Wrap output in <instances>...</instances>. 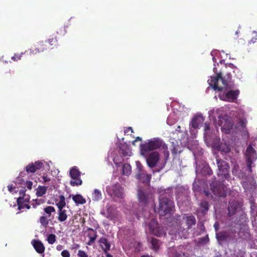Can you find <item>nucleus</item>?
<instances>
[{
	"label": "nucleus",
	"instance_id": "1",
	"mask_svg": "<svg viewBox=\"0 0 257 257\" xmlns=\"http://www.w3.org/2000/svg\"><path fill=\"white\" fill-rule=\"evenodd\" d=\"M228 66L230 68L227 70L223 74L220 72L216 74L214 77H211L208 80L209 85L214 90L222 91L223 89L227 90L233 88L234 84L232 81L231 74H234V76L238 79H240L241 74L240 70L233 64L230 63Z\"/></svg>",
	"mask_w": 257,
	"mask_h": 257
},
{
	"label": "nucleus",
	"instance_id": "2",
	"mask_svg": "<svg viewBox=\"0 0 257 257\" xmlns=\"http://www.w3.org/2000/svg\"><path fill=\"white\" fill-rule=\"evenodd\" d=\"M163 145V141L158 138L148 140V142L140 146L141 154L145 156L148 152L160 148Z\"/></svg>",
	"mask_w": 257,
	"mask_h": 257
},
{
	"label": "nucleus",
	"instance_id": "3",
	"mask_svg": "<svg viewBox=\"0 0 257 257\" xmlns=\"http://www.w3.org/2000/svg\"><path fill=\"white\" fill-rule=\"evenodd\" d=\"M174 207V202L166 197H162L160 199L158 213L161 216L170 214Z\"/></svg>",
	"mask_w": 257,
	"mask_h": 257
},
{
	"label": "nucleus",
	"instance_id": "4",
	"mask_svg": "<svg viewBox=\"0 0 257 257\" xmlns=\"http://www.w3.org/2000/svg\"><path fill=\"white\" fill-rule=\"evenodd\" d=\"M176 225L180 227L182 224V220L184 221L187 229H190L193 225H195L196 220L194 216L192 214H183L182 215H177L174 218Z\"/></svg>",
	"mask_w": 257,
	"mask_h": 257
},
{
	"label": "nucleus",
	"instance_id": "5",
	"mask_svg": "<svg viewBox=\"0 0 257 257\" xmlns=\"http://www.w3.org/2000/svg\"><path fill=\"white\" fill-rule=\"evenodd\" d=\"M216 162L218 170L217 175L219 177H221L222 181H224L225 179H228L229 177V165L228 163L221 159H217Z\"/></svg>",
	"mask_w": 257,
	"mask_h": 257
},
{
	"label": "nucleus",
	"instance_id": "6",
	"mask_svg": "<svg viewBox=\"0 0 257 257\" xmlns=\"http://www.w3.org/2000/svg\"><path fill=\"white\" fill-rule=\"evenodd\" d=\"M106 192L111 196L122 199L124 197L123 188L119 183L114 184L106 187Z\"/></svg>",
	"mask_w": 257,
	"mask_h": 257
},
{
	"label": "nucleus",
	"instance_id": "7",
	"mask_svg": "<svg viewBox=\"0 0 257 257\" xmlns=\"http://www.w3.org/2000/svg\"><path fill=\"white\" fill-rule=\"evenodd\" d=\"M210 187L212 192L215 195L218 197H226V192L224 190V186L222 183L214 181L210 184Z\"/></svg>",
	"mask_w": 257,
	"mask_h": 257
},
{
	"label": "nucleus",
	"instance_id": "8",
	"mask_svg": "<svg viewBox=\"0 0 257 257\" xmlns=\"http://www.w3.org/2000/svg\"><path fill=\"white\" fill-rule=\"evenodd\" d=\"M70 175L73 180L70 181V184L72 186H79L82 183V181L80 178V172L76 167L72 168L70 171Z\"/></svg>",
	"mask_w": 257,
	"mask_h": 257
},
{
	"label": "nucleus",
	"instance_id": "9",
	"mask_svg": "<svg viewBox=\"0 0 257 257\" xmlns=\"http://www.w3.org/2000/svg\"><path fill=\"white\" fill-rule=\"evenodd\" d=\"M48 49L49 47L47 43H45V41H40L30 49V54L34 55Z\"/></svg>",
	"mask_w": 257,
	"mask_h": 257
},
{
	"label": "nucleus",
	"instance_id": "10",
	"mask_svg": "<svg viewBox=\"0 0 257 257\" xmlns=\"http://www.w3.org/2000/svg\"><path fill=\"white\" fill-rule=\"evenodd\" d=\"M160 160V155L157 152H153L150 153L147 158L148 166L153 168L156 166Z\"/></svg>",
	"mask_w": 257,
	"mask_h": 257
},
{
	"label": "nucleus",
	"instance_id": "11",
	"mask_svg": "<svg viewBox=\"0 0 257 257\" xmlns=\"http://www.w3.org/2000/svg\"><path fill=\"white\" fill-rule=\"evenodd\" d=\"M43 167V163L40 161L29 164L26 167V171L28 173H34Z\"/></svg>",
	"mask_w": 257,
	"mask_h": 257
},
{
	"label": "nucleus",
	"instance_id": "12",
	"mask_svg": "<svg viewBox=\"0 0 257 257\" xmlns=\"http://www.w3.org/2000/svg\"><path fill=\"white\" fill-rule=\"evenodd\" d=\"M246 155L247 166L249 168L250 171L251 172V165L252 163L254 156L256 155V153L254 149L251 145H249L247 147L246 150Z\"/></svg>",
	"mask_w": 257,
	"mask_h": 257
},
{
	"label": "nucleus",
	"instance_id": "13",
	"mask_svg": "<svg viewBox=\"0 0 257 257\" xmlns=\"http://www.w3.org/2000/svg\"><path fill=\"white\" fill-rule=\"evenodd\" d=\"M239 94V90L238 89H236L235 90H230L225 93V100L228 102H233L237 99Z\"/></svg>",
	"mask_w": 257,
	"mask_h": 257
},
{
	"label": "nucleus",
	"instance_id": "14",
	"mask_svg": "<svg viewBox=\"0 0 257 257\" xmlns=\"http://www.w3.org/2000/svg\"><path fill=\"white\" fill-rule=\"evenodd\" d=\"M151 176V175L147 174L145 171L142 173L141 172L140 174H136V178L139 180V181L146 184L150 183Z\"/></svg>",
	"mask_w": 257,
	"mask_h": 257
},
{
	"label": "nucleus",
	"instance_id": "15",
	"mask_svg": "<svg viewBox=\"0 0 257 257\" xmlns=\"http://www.w3.org/2000/svg\"><path fill=\"white\" fill-rule=\"evenodd\" d=\"M240 204L237 201L232 200L229 203V206L228 207V215L229 216H231L234 215L237 209L240 207Z\"/></svg>",
	"mask_w": 257,
	"mask_h": 257
},
{
	"label": "nucleus",
	"instance_id": "16",
	"mask_svg": "<svg viewBox=\"0 0 257 257\" xmlns=\"http://www.w3.org/2000/svg\"><path fill=\"white\" fill-rule=\"evenodd\" d=\"M31 243L37 252L42 253L45 251V247L41 241L34 239L32 241Z\"/></svg>",
	"mask_w": 257,
	"mask_h": 257
},
{
	"label": "nucleus",
	"instance_id": "17",
	"mask_svg": "<svg viewBox=\"0 0 257 257\" xmlns=\"http://www.w3.org/2000/svg\"><path fill=\"white\" fill-rule=\"evenodd\" d=\"M99 243L105 255L109 253L108 251L110 250V244L108 239L104 237H101L99 240Z\"/></svg>",
	"mask_w": 257,
	"mask_h": 257
},
{
	"label": "nucleus",
	"instance_id": "18",
	"mask_svg": "<svg viewBox=\"0 0 257 257\" xmlns=\"http://www.w3.org/2000/svg\"><path fill=\"white\" fill-rule=\"evenodd\" d=\"M139 204L142 206H145L148 203L149 197L143 191L139 190L138 192Z\"/></svg>",
	"mask_w": 257,
	"mask_h": 257
},
{
	"label": "nucleus",
	"instance_id": "19",
	"mask_svg": "<svg viewBox=\"0 0 257 257\" xmlns=\"http://www.w3.org/2000/svg\"><path fill=\"white\" fill-rule=\"evenodd\" d=\"M204 120L203 117L202 115H197L195 116L191 120V125L194 128H197L199 125Z\"/></svg>",
	"mask_w": 257,
	"mask_h": 257
},
{
	"label": "nucleus",
	"instance_id": "20",
	"mask_svg": "<svg viewBox=\"0 0 257 257\" xmlns=\"http://www.w3.org/2000/svg\"><path fill=\"white\" fill-rule=\"evenodd\" d=\"M120 151L121 154L123 157L131 156L132 155V151L130 146L125 143L121 144L120 146Z\"/></svg>",
	"mask_w": 257,
	"mask_h": 257
},
{
	"label": "nucleus",
	"instance_id": "21",
	"mask_svg": "<svg viewBox=\"0 0 257 257\" xmlns=\"http://www.w3.org/2000/svg\"><path fill=\"white\" fill-rule=\"evenodd\" d=\"M199 206L201 209L200 213L202 215H205L209 210V203L206 200H202L199 204Z\"/></svg>",
	"mask_w": 257,
	"mask_h": 257
},
{
	"label": "nucleus",
	"instance_id": "22",
	"mask_svg": "<svg viewBox=\"0 0 257 257\" xmlns=\"http://www.w3.org/2000/svg\"><path fill=\"white\" fill-rule=\"evenodd\" d=\"M30 198L29 196H20L17 198V202L18 206V209L21 210L23 208V204H25V203L29 201Z\"/></svg>",
	"mask_w": 257,
	"mask_h": 257
},
{
	"label": "nucleus",
	"instance_id": "23",
	"mask_svg": "<svg viewBox=\"0 0 257 257\" xmlns=\"http://www.w3.org/2000/svg\"><path fill=\"white\" fill-rule=\"evenodd\" d=\"M72 200L76 205L83 204L86 203L85 198L80 194L72 195Z\"/></svg>",
	"mask_w": 257,
	"mask_h": 257
},
{
	"label": "nucleus",
	"instance_id": "24",
	"mask_svg": "<svg viewBox=\"0 0 257 257\" xmlns=\"http://www.w3.org/2000/svg\"><path fill=\"white\" fill-rule=\"evenodd\" d=\"M58 220L60 222H63L67 218V211L65 209H60L58 210Z\"/></svg>",
	"mask_w": 257,
	"mask_h": 257
},
{
	"label": "nucleus",
	"instance_id": "25",
	"mask_svg": "<svg viewBox=\"0 0 257 257\" xmlns=\"http://www.w3.org/2000/svg\"><path fill=\"white\" fill-rule=\"evenodd\" d=\"M229 238V235L227 233L221 232L216 234V238L219 241L223 242L226 241Z\"/></svg>",
	"mask_w": 257,
	"mask_h": 257
},
{
	"label": "nucleus",
	"instance_id": "26",
	"mask_svg": "<svg viewBox=\"0 0 257 257\" xmlns=\"http://www.w3.org/2000/svg\"><path fill=\"white\" fill-rule=\"evenodd\" d=\"M153 234L158 237H161L166 234V232L162 227L158 226L151 232Z\"/></svg>",
	"mask_w": 257,
	"mask_h": 257
},
{
	"label": "nucleus",
	"instance_id": "27",
	"mask_svg": "<svg viewBox=\"0 0 257 257\" xmlns=\"http://www.w3.org/2000/svg\"><path fill=\"white\" fill-rule=\"evenodd\" d=\"M151 243L152 244V248L155 251H157L159 249V247L161 245V242L160 240L156 238L152 237L151 240Z\"/></svg>",
	"mask_w": 257,
	"mask_h": 257
},
{
	"label": "nucleus",
	"instance_id": "28",
	"mask_svg": "<svg viewBox=\"0 0 257 257\" xmlns=\"http://www.w3.org/2000/svg\"><path fill=\"white\" fill-rule=\"evenodd\" d=\"M88 230H90L93 232V234L89 233L88 236L89 238L88 242H87V244L90 245H91L95 240L97 237V233L96 231L94 230L93 229L89 228Z\"/></svg>",
	"mask_w": 257,
	"mask_h": 257
},
{
	"label": "nucleus",
	"instance_id": "29",
	"mask_svg": "<svg viewBox=\"0 0 257 257\" xmlns=\"http://www.w3.org/2000/svg\"><path fill=\"white\" fill-rule=\"evenodd\" d=\"M48 189L47 186H39L36 189V195L38 197H41L44 195Z\"/></svg>",
	"mask_w": 257,
	"mask_h": 257
},
{
	"label": "nucleus",
	"instance_id": "30",
	"mask_svg": "<svg viewBox=\"0 0 257 257\" xmlns=\"http://www.w3.org/2000/svg\"><path fill=\"white\" fill-rule=\"evenodd\" d=\"M60 200L58 202L56 203V206H57L58 210L64 209V207L66 205L65 198V197L61 195L59 196Z\"/></svg>",
	"mask_w": 257,
	"mask_h": 257
},
{
	"label": "nucleus",
	"instance_id": "31",
	"mask_svg": "<svg viewBox=\"0 0 257 257\" xmlns=\"http://www.w3.org/2000/svg\"><path fill=\"white\" fill-rule=\"evenodd\" d=\"M45 43H47L48 46L49 47V49H52L55 47L57 46L58 44V41L57 39L55 38H51L49 39L47 41H45Z\"/></svg>",
	"mask_w": 257,
	"mask_h": 257
},
{
	"label": "nucleus",
	"instance_id": "32",
	"mask_svg": "<svg viewBox=\"0 0 257 257\" xmlns=\"http://www.w3.org/2000/svg\"><path fill=\"white\" fill-rule=\"evenodd\" d=\"M131 172V166L129 164H124L122 167V174L125 175H128Z\"/></svg>",
	"mask_w": 257,
	"mask_h": 257
},
{
	"label": "nucleus",
	"instance_id": "33",
	"mask_svg": "<svg viewBox=\"0 0 257 257\" xmlns=\"http://www.w3.org/2000/svg\"><path fill=\"white\" fill-rule=\"evenodd\" d=\"M219 150L225 153H228L230 151V148L229 145H227L226 144H221L219 146Z\"/></svg>",
	"mask_w": 257,
	"mask_h": 257
},
{
	"label": "nucleus",
	"instance_id": "34",
	"mask_svg": "<svg viewBox=\"0 0 257 257\" xmlns=\"http://www.w3.org/2000/svg\"><path fill=\"white\" fill-rule=\"evenodd\" d=\"M148 225L150 231L152 232L155 229V228L159 226V224L157 221L155 219H153L150 222Z\"/></svg>",
	"mask_w": 257,
	"mask_h": 257
},
{
	"label": "nucleus",
	"instance_id": "35",
	"mask_svg": "<svg viewBox=\"0 0 257 257\" xmlns=\"http://www.w3.org/2000/svg\"><path fill=\"white\" fill-rule=\"evenodd\" d=\"M233 128V124L231 122H229L227 123L226 126L224 125L223 126L221 127L222 131L224 132L225 133L228 134L230 133V130Z\"/></svg>",
	"mask_w": 257,
	"mask_h": 257
},
{
	"label": "nucleus",
	"instance_id": "36",
	"mask_svg": "<svg viewBox=\"0 0 257 257\" xmlns=\"http://www.w3.org/2000/svg\"><path fill=\"white\" fill-rule=\"evenodd\" d=\"M47 240L49 244H53L56 240V236L54 234H49L47 236Z\"/></svg>",
	"mask_w": 257,
	"mask_h": 257
},
{
	"label": "nucleus",
	"instance_id": "37",
	"mask_svg": "<svg viewBox=\"0 0 257 257\" xmlns=\"http://www.w3.org/2000/svg\"><path fill=\"white\" fill-rule=\"evenodd\" d=\"M39 221L41 224L45 227L47 226L49 223V220L47 219V217L44 216L40 217Z\"/></svg>",
	"mask_w": 257,
	"mask_h": 257
},
{
	"label": "nucleus",
	"instance_id": "38",
	"mask_svg": "<svg viewBox=\"0 0 257 257\" xmlns=\"http://www.w3.org/2000/svg\"><path fill=\"white\" fill-rule=\"evenodd\" d=\"M44 210L46 214H48L49 216H50L52 212H54L55 211V208L54 207L51 206H47L46 207H45L44 208Z\"/></svg>",
	"mask_w": 257,
	"mask_h": 257
},
{
	"label": "nucleus",
	"instance_id": "39",
	"mask_svg": "<svg viewBox=\"0 0 257 257\" xmlns=\"http://www.w3.org/2000/svg\"><path fill=\"white\" fill-rule=\"evenodd\" d=\"M136 165L137 170V174H140L141 172L142 173L144 171L143 169V166L139 161H136Z\"/></svg>",
	"mask_w": 257,
	"mask_h": 257
},
{
	"label": "nucleus",
	"instance_id": "40",
	"mask_svg": "<svg viewBox=\"0 0 257 257\" xmlns=\"http://www.w3.org/2000/svg\"><path fill=\"white\" fill-rule=\"evenodd\" d=\"M94 196L96 200H99L101 197V192L97 189H95L94 191Z\"/></svg>",
	"mask_w": 257,
	"mask_h": 257
},
{
	"label": "nucleus",
	"instance_id": "41",
	"mask_svg": "<svg viewBox=\"0 0 257 257\" xmlns=\"http://www.w3.org/2000/svg\"><path fill=\"white\" fill-rule=\"evenodd\" d=\"M209 241V237L207 235L199 239V243L200 244L206 243Z\"/></svg>",
	"mask_w": 257,
	"mask_h": 257
},
{
	"label": "nucleus",
	"instance_id": "42",
	"mask_svg": "<svg viewBox=\"0 0 257 257\" xmlns=\"http://www.w3.org/2000/svg\"><path fill=\"white\" fill-rule=\"evenodd\" d=\"M247 121L244 118H241L239 120V123L240 125L243 128H245L246 125Z\"/></svg>",
	"mask_w": 257,
	"mask_h": 257
},
{
	"label": "nucleus",
	"instance_id": "43",
	"mask_svg": "<svg viewBox=\"0 0 257 257\" xmlns=\"http://www.w3.org/2000/svg\"><path fill=\"white\" fill-rule=\"evenodd\" d=\"M77 255L79 257H88L86 253L82 250H79L78 251Z\"/></svg>",
	"mask_w": 257,
	"mask_h": 257
},
{
	"label": "nucleus",
	"instance_id": "44",
	"mask_svg": "<svg viewBox=\"0 0 257 257\" xmlns=\"http://www.w3.org/2000/svg\"><path fill=\"white\" fill-rule=\"evenodd\" d=\"M61 255L63 256V257H70V252L69 251L67 250V249H65V250H63L62 252H61Z\"/></svg>",
	"mask_w": 257,
	"mask_h": 257
},
{
	"label": "nucleus",
	"instance_id": "45",
	"mask_svg": "<svg viewBox=\"0 0 257 257\" xmlns=\"http://www.w3.org/2000/svg\"><path fill=\"white\" fill-rule=\"evenodd\" d=\"M21 54H15V55L12 57V59L15 61H18L21 59Z\"/></svg>",
	"mask_w": 257,
	"mask_h": 257
},
{
	"label": "nucleus",
	"instance_id": "46",
	"mask_svg": "<svg viewBox=\"0 0 257 257\" xmlns=\"http://www.w3.org/2000/svg\"><path fill=\"white\" fill-rule=\"evenodd\" d=\"M33 185L32 181H27L25 183V186L29 189H31Z\"/></svg>",
	"mask_w": 257,
	"mask_h": 257
},
{
	"label": "nucleus",
	"instance_id": "47",
	"mask_svg": "<svg viewBox=\"0 0 257 257\" xmlns=\"http://www.w3.org/2000/svg\"><path fill=\"white\" fill-rule=\"evenodd\" d=\"M25 192H26V189H25V188H23V189H21L19 191L20 196L25 197L26 196V194H25Z\"/></svg>",
	"mask_w": 257,
	"mask_h": 257
},
{
	"label": "nucleus",
	"instance_id": "48",
	"mask_svg": "<svg viewBox=\"0 0 257 257\" xmlns=\"http://www.w3.org/2000/svg\"><path fill=\"white\" fill-rule=\"evenodd\" d=\"M42 178L44 182H47L51 180V179L49 177H48L47 176H43Z\"/></svg>",
	"mask_w": 257,
	"mask_h": 257
},
{
	"label": "nucleus",
	"instance_id": "49",
	"mask_svg": "<svg viewBox=\"0 0 257 257\" xmlns=\"http://www.w3.org/2000/svg\"><path fill=\"white\" fill-rule=\"evenodd\" d=\"M206 169L207 170V174L208 175L210 176L213 174V171L210 167L207 168Z\"/></svg>",
	"mask_w": 257,
	"mask_h": 257
},
{
	"label": "nucleus",
	"instance_id": "50",
	"mask_svg": "<svg viewBox=\"0 0 257 257\" xmlns=\"http://www.w3.org/2000/svg\"><path fill=\"white\" fill-rule=\"evenodd\" d=\"M130 131H131V133H133V130L132 127H128L126 130H125L124 133L128 134Z\"/></svg>",
	"mask_w": 257,
	"mask_h": 257
},
{
	"label": "nucleus",
	"instance_id": "51",
	"mask_svg": "<svg viewBox=\"0 0 257 257\" xmlns=\"http://www.w3.org/2000/svg\"><path fill=\"white\" fill-rule=\"evenodd\" d=\"M171 152L173 154L176 155L177 154L178 151L176 149L175 146H173V148L171 149Z\"/></svg>",
	"mask_w": 257,
	"mask_h": 257
},
{
	"label": "nucleus",
	"instance_id": "52",
	"mask_svg": "<svg viewBox=\"0 0 257 257\" xmlns=\"http://www.w3.org/2000/svg\"><path fill=\"white\" fill-rule=\"evenodd\" d=\"M35 202L33 203L32 204V206L34 207V208H36V207L38 206V205H40V203H37V200H35Z\"/></svg>",
	"mask_w": 257,
	"mask_h": 257
},
{
	"label": "nucleus",
	"instance_id": "53",
	"mask_svg": "<svg viewBox=\"0 0 257 257\" xmlns=\"http://www.w3.org/2000/svg\"><path fill=\"white\" fill-rule=\"evenodd\" d=\"M214 227L215 230V231H217L219 229V225L218 223L216 222L214 224Z\"/></svg>",
	"mask_w": 257,
	"mask_h": 257
},
{
	"label": "nucleus",
	"instance_id": "54",
	"mask_svg": "<svg viewBox=\"0 0 257 257\" xmlns=\"http://www.w3.org/2000/svg\"><path fill=\"white\" fill-rule=\"evenodd\" d=\"M8 188L9 191H10V192H12L13 191V190H14V188H13V185H8Z\"/></svg>",
	"mask_w": 257,
	"mask_h": 257
},
{
	"label": "nucleus",
	"instance_id": "55",
	"mask_svg": "<svg viewBox=\"0 0 257 257\" xmlns=\"http://www.w3.org/2000/svg\"><path fill=\"white\" fill-rule=\"evenodd\" d=\"M63 248V246L62 245H58L57 246H56V249L57 250L60 251L61 250H62Z\"/></svg>",
	"mask_w": 257,
	"mask_h": 257
},
{
	"label": "nucleus",
	"instance_id": "56",
	"mask_svg": "<svg viewBox=\"0 0 257 257\" xmlns=\"http://www.w3.org/2000/svg\"><path fill=\"white\" fill-rule=\"evenodd\" d=\"M23 208L26 207L28 209H29L31 208L30 205L29 204H23Z\"/></svg>",
	"mask_w": 257,
	"mask_h": 257
},
{
	"label": "nucleus",
	"instance_id": "57",
	"mask_svg": "<svg viewBox=\"0 0 257 257\" xmlns=\"http://www.w3.org/2000/svg\"><path fill=\"white\" fill-rule=\"evenodd\" d=\"M204 194H205L206 196H207V197H209V196L210 193H209V192L208 191L204 190Z\"/></svg>",
	"mask_w": 257,
	"mask_h": 257
},
{
	"label": "nucleus",
	"instance_id": "58",
	"mask_svg": "<svg viewBox=\"0 0 257 257\" xmlns=\"http://www.w3.org/2000/svg\"><path fill=\"white\" fill-rule=\"evenodd\" d=\"M176 132L177 133H181L182 131H181V126L178 125L177 129L176 130Z\"/></svg>",
	"mask_w": 257,
	"mask_h": 257
},
{
	"label": "nucleus",
	"instance_id": "59",
	"mask_svg": "<svg viewBox=\"0 0 257 257\" xmlns=\"http://www.w3.org/2000/svg\"><path fill=\"white\" fill-rule=\"evenodd\" d=\"M209 130V125L208 124H205V131Z\"/></svg>",
	"mask_w": 257,
	"mask_h": 257
},
{
	"label": "nucleus",
	"instance_id": "60",
	"mask_svg": "<svg viewBox=\"0 0 257 257\" xmlns=\"http://www.w3.org/2000/svg\"><path fill=\"white\" fill-rule=\"evenodd\" d=\"M135 140H136V141H142V138H141V137H137L136 138Z\"/></svg>",
	"mask_w": 257,
	"mask_h": 257
},
{
	"label": "nucleus",
	"instance_id": "61",
	"mask_svg": "<svg viewBox=\"0 0 257 257\" xmlns=\"http://www.w3.org/2000/svg\"><path fill=\"white\" fill-rule=\"evenodd\" d=\"M169 152H168V151H167V152H165V153H164V155H165V157H166V158H168V156H169Z\"/></svg>",
	"mask_w": 257,
	"mask_h": 257
},
{
	"label": "nucleus",
	"instance_id": "62",
	"mask_svg": "<svg viewBox=\"0 0 257 257\" xmlns=\"http://www.w3.org/2000/svg\"><path fill=\"white\" fill-rule=\"evenodd\" d=\"M37 203H40V204L43 202V200L42 199H37Z\"/></svg>",
	"mask_w": 257,
	"mask_h": 257
},
{
	"label": "nucleus",
	"instance_id": "63",
	"mask_svg": "<svg viewBox=\"0 0 257 257\" xmlns=\"http://www.w3.org/2000/svg\"><path fill=\"white\" fill-rule=\"evenodd\" d=\"M106 257H113V256L110 254V253H107V254L106 255ZM102 257H104L103 256H102Z\"/></svg>",
	"mask_w": 257,
	"mask_h": 257
},
{
	"label": "nucleus",
	"instance_id": "64",
	"mask_svg": "<svg viewBox=\"0 0 257 257\" xmlns=\"http://www.w3.org/2000/svg\"><path fill=\"white\" fill-rule=\"evenodd\" d=\"M141 257H153V256L149 255H142Z\"/></svg>",
	"mask_w": 257,
	"mask_h": 257
}]
</instances>
